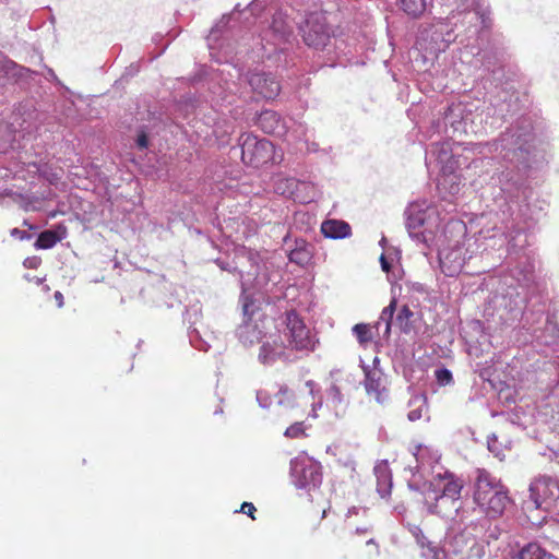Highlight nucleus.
Masks as SVG:
<instances>
[{
  "label": "nucleus",
  "mask_w": 559,
  "mask_h": 559,
  "mask_svg": "<svg viewBox=\"0 0 559 559\" xmlns=\"http://www.w3.org/2000/svg\"><path fill=\"white\" fill-rule=\"evenodd\" d=\"M532 122L527 118L518 120L508 128L499 139L491 143L476 144L475 150L483 157L475 158L468 165V169H477L490 165L492 162L510 164L507 171H501L496 182L500 185V193L504 199L509 216L502 219V226L493 225L492 228L481 229L473 237H465L463 241L456 240L439 251V263L445 276L459 275L466 261L488 248L502 246L506 241L513 248H522L526 237L522 229L515 228L511 203L518 199L521 190L519 170L526 167L531 156L533 140Z\"/></svg>",
  "instance_id": "obj_1"
},
{
  "label": "nucleus",
  "mask_w": 559,
  "mask_h": 559,
  "mask_svg": "<svg viewBox=\"0 0 559 559\" xmlns=\"http://www.w3.org/2000/svg\"><path fill=\"white\" fill-rule=\"evenodd\" d=\"M314 347V336L301 318L290 311L286 314L284 328L262 343L259 359L264 365L276 360L290 361L297 358L296 353L308 354Z\"/></svg>",
  "instance_id": "obj_2"
},
{
  "label": "nucleus",
  "mask_w": 559,
  "mask_h": 559,
  "mask_svg": "<svg viewBox=\"0 0 559 559\" xmlns=\"http://www.w3.org/2000/svg\"><path fill=\"white\" fill-rule=\"evenodd\" d=\"M248 261L250 262L253 272H248L247 276H245L242 272H239L243 297L242 308L246 319L236 330L237 337L246 346L254 344L261 337V331L251 322L252 316L254 314V305L249 298V290L251 286L257 289H262L270 281L266 272H262L261 263L263 261L260 253L250 251L248 253ZM263 269L266 270L264 263Z\"/></svg>",
  "instance_id": "obj_3"
},
{
  "label": "nucleus",
  "mask_w": 559,
  "mask_h": 559,
  "mask_svg": "<svg viewBox=\"0 0 559 559\" xmlns=\"http://www.w3.org/2000/svg\"><path fill=\"white\" fill-rule=\"evenodd\" d=\"M473 500L488 519L493 520L500 518L511 502L507 487L485 471L478 473Z\"/></svg>",
  "instance_id": "obj_4"
},
{
  "label": "nucleus",
  "mask_w": 559,
  "mask_h": 559,
  "mask_svg": "<svg viewBox=\"0 0 559 559\" xmlns=\"http://www.w3.org/2000/svg\"><path fill=\"white\" fill-rule=\"evenodd\" d=\"M299 32L308 47L324 50L328 49L331 38H334L335 53L337 56L346 55V51L342 48L344 40L334 35L324 12L309 13L305 21L299 24Z\"/></svg>",
  "instance_id": "obj_5"
},
{
  "label": "nucleus",
  "mask_w": 559,
  "mask_h": 559,
  "mask_svg": "<svg viewBox=\"0 0 559 559\" xmlns=\"http://www.w3.org/2000/svg\"><path fill=\"white\" fill-rule=\"evenodd\" d=\"M461 15L448 13L445 19H439L423 27L418 35V45L430 53L444 51L456 38L454 27Z\"/></svg>",
  "instance_id": "obj_6"
},
{
  "label": "nucleus",
  "mask_w": 559,
  "mask_h": 559,
  "mask_svg": "<svg viewBox=\"0 0 559 559\" xmlns=\"http://www.w3.org/2000/svg\"><path fill=\"white\" fill-rule=\"evenodd\" d=\"M293 36V26L287 15L282 11L273 15L272 24L260 38V48L254 51L260 58L270 59L277 52H283Z\"/></svg>",
  "instance_id": "obj_7"
},
{
  "label": "nucleus",
  "mask_w": 559,
  "mask_h": 559,
  "mask_svg": "<svg viewBox=\"0 0 559 559\" xmlns=\"http://www.w3.org/2000/svg\"><path fill=\"white\" fill-rule=\"evenodd\" d=\"M473 123L472 110L467 109L465 104L457 103L448 108L442 121L433 124V128L437 129V132H440V129L443 128L445 138L454 139L463 134L476 133L477 129L474 128Z\"/></svg>",
  "instance_id": "obj_8"
},
{
  "label": "nucleus",
  "mask_w": 559,
  "mask_h": 559,
  "mask_svg": "<svg viewBox=\"0 0 559 559\" xmlns=\"http://www.w3.org/2000/svg\"><path fill=\"white\" fill-rule=\"evenodd\" d=\"M293 484L299 489L311 490L322 483V466L306 454H300L290 461Z\"/></svg>",
  "instance_id": "obj_9"
},
{
  "label": "nucleus",
  "mask_w": 559,
  "mask_h": 559,
  "mask_svg": "<svg viewBox=\"0 0 559 559\" xmlns=\"http://www.w3.org/2000/svg\"><path fill=\"white\" fill-rule=\"evenodd\" d=\"M239 146L241 160L246 165L259 167L275 159L274 145L266 139H259L253 134L243 133L239 138Z\"/></svg>",
  "instance_id": "obj_10"
},
{
  "label": "nucleus",
  "mask_w": 559,
  "mask_h": 559,
  "mask_svg": "<svg viewBox=\"0 0 559 559\" xmlns=\"http://www.w3.org/2000/svg\"><path fill=\"white\" fill-rule=\"evenodd\" d=\"M433 214V209H423L418 203H413L406 209V228L412 239L425 245L432 239V231L428 229L427 224Z\"/></svg>",
  "instance_id": "obj_11"
},
{
  "label": "nucleus",
  "mask_w": 559,
  "mask_h": 559,
  "mask_svg": "<svg viewBox=\"0 0 559 559\" xmlns=\"http://www.w3.org/2000/svg\"><path fill=\"white\" fill-rule=\"evenodd\" d=\"M530 498L536 509L549 510L559 499V481L549 476L535 478L530 486Z\"/></svg>",
  "instance_id": "obj_12"
},
{
  "label": "nucleus",
  "mask_w": 559,
  "mask_h": 559,
  "mask_svg": "<svg viewBox=\"0 0 559 559\" xmlns=\"http://www.w3.org/2000/svg\"><path fill=\"white\" fill-rule=\"evenodd\" d=\"M425 162L427 167L436 165L439 167V171H454L460 165V160L456 159L452 153V146L450 141H436L432 142L429 148L426 150Z\"/></svg>",
  "instance_id": "obj_13"
},
{
  "label": "nucleus",
  "mask_w": 559,
  "mask_h": 559,
  "mask_svg": "<svg viewBox=\"0 0 559 559\" xmlns=\"http://www.w3.org/2000/svg\"><path fill=\"white\" fill-rule=\"evenodd\" d=\"M276 190L300 203H309L318 197V189L311 181L286 178L277 183Z\"/></svg>",
  "instance_id": "obj_14"
},
{
  "label": "nucleus",
  "mask_w": 559,
  "mask_h": 559,
  "mask_svg": "<svg viewBox=\"0 0 559 559\" xmlns=\"http://www.w3.org/2000/svg\"><path fill=\"white\" fill-rule=\"evenodd\" d=\"M442 7L449 10V13L463 16L464 20L472 22L474 19H480L484 27H487L489 11L485 8L475 7V0H437Z\"/></svg>",
  "instance_id": "obj_15"
},
{
  "label": "nucleus",
  "mask_w": 559,
  "mask_h": 559,
  "mask_svg": "<svg viewBox=\"0 0 559 559\" xmlns=\"http://www.w3.org/2000/svg\"><path fill=\"white\" fill-rule=\"evenodd\" d=\"M247 81L252 91L265 99H274L281 92L280 82L271 73L250 72Z\"/></svg>",
  "instance_id": "obj_16"
},
{
  "label": "nucleus",
  "mask_w": 559,
  "mask_h": 559,
  "mask_svg": "<svg viewBox=\"0 0 559 559\" xmlns=\"http://www.w3.org/2000/svg\"><path fill=\"white\" fill-rule=\"evenodd\" d=\"M435 491H438L452 499L460 500L461 492L463 489V480L455 477L452 473H444V475H438L433 479Z\"/></svg>",
  "instance_id": "obj_17"
},
{
  "label": "nucleus",
  "mask_w": 559,
  "mask_h": 559,
  "mask_svg": "<svg viewBox=\"0 0 559 559\" xmlns=\"http://www.w3.org/2000/svg\"><path fill=\"white\" fill-rule=\"evenodd\" d=\"M257 124L269 134L283 136L287 133L285 122L274 110H263L257 119Z\"/></svg>",
  "instance_id": "obj_18"
},
{
  "label": "nucleus",
  "mask_w": 559,
  "mask_h": 559,
  "mask_svg": "<svg viewBox=\"0 0 559 559\" xmlns=\"http://www.w3.org/2000/svg\"><path fill=\"white\" fill-rule=\"evenodd\" d=\"M433 492V502L428 506L429 512L440 516H450L461 508L460 500L452 499L435 490Z\"/></svg>",
  "instance_id": "obj_19"
},
{
  "label": "nucleus",
  "mask_w": 559,
  "mask_h": 559,
  "mask_svg": "<svg viewBox=\"0 0 559 559\" xmlns=\"http://www.w3.org/2000/svg\"><path fill=\"white\" fill-rule=\"evenodd\" d=\"M67 235V227L63 224H58L52 229L41 231L34 246L36 249H50L63 240Z\"/></svg>",
  "instance_id": "obj_20"
},
{
  "label": "nucleus",
  "mask_w": 559,
  "mask_h": 559,
  "mask_svg": "<svg viewBox=\"0 0 559 559\" xmlns=\"http://www.w3.org/2000/svg\"><path fill=\"white\" fill-rule=\"evenodd\" d=\"M321 233L329 239H345L352 236V227L342 219H325L321 224Z\"/></svg>",
  "instance_id": "obj_21"
},
{
  "label": "nucleus",
  "mask_w": 559,
  "mask_h": 559,
  "mask_svg": "<svg viewBox=\"0 0 559 559\" xmlns=\"http://www.w3.org/2000/svg\"><path fill=\"white\" fill-rule=\"evenodd\" d=\"M188 336L190 344L201 352H207L212 343L217 340L214 332H209L205 329L200 330L199 328H189Z\"/></svg>",
  "instance_id": "obj_22"
},
{
  "label": "nucleus",
  "mask_w": 559,
  "mask_h": 559,
  "mask_svg": "<svg viewBox=\"0 0 559 559\" xmlns=\"http://www.w3.org/2000/svg\"><path fill=\"white\" fill-rule=\"evenodd\" d=\"M438 179V188L449 192L451 195L459 193L460 191V176L454 171H440Z\"/></svg>",
  "instance_id": "obj_23"
},
{
  "label": "nucleus",
  "mask_w": 559,
  "mask_h": 559,
  "mask_svg": "<svg viewBox=\"0 0 559 559\" xmlns=\"http://www.w3.org/2000/svg\"><path fill=\"white\" fill-rule=\"evenodd\" d=\"M430 0H399L400 9L411 17H419L427 10Z\"/></svg>",
  "instance_id": "obj_24"
},
{
  "label": "nucleus",
  "mask_w": 559,
  "mask_h": 559,
  "mask_svg": "<svg viewBox=\"0 0 559 559\" xmlns=\"http://www.w3.org/2000/svg\"><path fill=\"white\" fill-rule=\"evenodd\" d=\"M311 258V253L307 248V243L305 240H297L296 241V248L293 249L289 254L288 259L290 262L296 263L298 265H306Z\"/></svg>",
  "instance_id": "obj_25"
},
{
  "label": "nucleus",
  "mask_w": 559,
  "mask_h": 559,
  "mask_svg": "<svg viewBox=\"0 0 559 559\" xmlns=\"http://www.w3.org/2000/svg\"><path fill=\"white\" fill-rule=\"evenodd\" d=\"M418 548L419 559H445L444 550L433 542L418 546Z\"/></svg>",
  "instance_id": "obj_26"
},
{
  "label": "nucleus",
  "mask_w": 559,
  "mask_h": 559,
  "mask_svg": "<svg viewBox=\"0 0 559 559\" xmlns=\"http://www.w3.org/2000/svg\"><path fill=\"white\" fill-rule=\"evenodd\" d=\"M520 559H551L552 556L547 554L537 544H528L519 555Z\"/></svg>",
  "instance_id": "obj_27"
},
{
  "label": "nucleus",
  "mask_w": 559,
  "mask_h": 559,
  "mask_svg": "<svg viewBox=\"0 0 559 559\" xmlns=\"http://www.w3.org/2000/svg\"><path fill=\"white\" fill-rule=\"evenodd\" d=\"M230 20V14H225L222 16L221 21L217 22L211 29V33L207 37V44L210 49H214L216 47L217 34H219L223 28L228 24Z\"/></svg>",
  "instance_id": "obj_28"
},
{
  "label": "nucleus",
  "mask_w": 559,
  "mask_h": 559,
  "mask_svg": "<svg viewBox=\"0 0 559 559\" xmlns=\"http://www.w3.org/2000/svg\"><path fill=\"white\" fill-rule=\"evenodd\" d=\"M395 305H396V301H395V299H393L390 302V305L386 306L382 310L381 316H380V321H383L385 323V331H384L385 335H389V333L391 331V321H392V318H393V314H394Z\"/></svg>",
  "instance_id": "obj_29"
},
{
  "label": "nucleus",
  "mask_w": 559,
  "mask_h": 559,
  "mask_svg": "<svg viewBox=\"0 0 559 559\" xmlns=\"http://www.w3.org/2000/svg\"><path fill=\"white\" fill-rule=\"evenodd\" d=\"M412 317H413V312L408 308V306H403L402 309L399 311L396 321L403 332L409 331V319Z\"/></svg>",
  "instance_id": "obj_30"
},
{
  "label": "nucleus",
  "mask_w": 559,
  "mask_h": 559,
  "mask_svg": "<svg viewBox=\"0 0 559 559\" xmlns=\"http://www.w3.org/2000/svg\"><path fill=\"white\" fill-rule=\"evenodd\" d=\"M353 333L360 344L371 341L370 329L367 324L358 323L353 326Z\"/></svg>",
  "instance_id": "obj_31"
},
{
  "label": "nucleus",
  "mask_w": 559,
  "mask_h": 559,
  "mask_svg": "<svg viewBox=\"0 0 559 559\" xmlns=\"http://www.w3.org/2000/svg\"><path fill=\"white\" fill-rule=\"evenodd\" d=\"M287 438L296 439L306 436L304 423L297 421L287 427L284 433Z\"/></svg>",
  "instance_id": "obj_32"
},
{
  "label": "nucleus",
  "mask_w": 559,
  "mask_h": 559,
  "mask_svg": "<svg viewBox=\"0 0 559 559\" xmlns=\"http://www.w3.org/2000/svg\"><path fill=\"white\" fill-rule=\"evenodd\" d=\"M365 384H380L383 378V372L377 367H373L372 369H365Z\"/></svg>",
  "instance_id": "obj_33"
},
{
  "label": "nucleus",
  "mask_w": 559,
  "mask_h": 559,
  "mask_svg": "<svg viewBox=\"0 0 559 559\" xmlns=\"http://www.w3.org/2000/svg\"><path fill=\"white\" fill-rule=\"evenodd\" d=\"M435 377L438 384H449L452 381V372L443 367L435 370Z\"/></svg>",
  "instance_id": "obj_34"
},
{
  "label": "nucleus",
  "mask_w": 559,
  "mask_h": 559,
  "mask_svg": "<svg viewBox=\"0 0 559 559\" xmlns=\"http://www.w3.org/2000/svg\"><path fill=\"white\" fill-rule=\"evenodd\" d=\"M413 536L415 537L417 546H421L425 544L430 543L431 540L428 539V537L424 534L423 530L419 526H414L411 530Z\"/></svg>",
  "instance_id": "obj_35"
},
{
  "label": "nucleus",
  "mask_w": 559,
  "mask_h": 559,
  "mask_svg": "<svg viewBox=\"0 0 559 559\" xmlns=\"http://www.w3.org/2000/svg\"><path fill=\"white\" fill-rule=\"evenodd\" d=\"M255 511H257V509H255L254 504L251 502H243L240 507V512L246 513L252 520H255V518H254Z\"/></svg>",
  "instance_id": "obj_36"
},
{
  "label": "nucleus",
  "mask_w": 559,
  "mask_h": 559,
  "mask_svg": "<svg viewBox=\"0 0 559 559\" xmlns=\"http://www.w3.org/2000/svg\"><path fill=\"white\" fill-rule=\"evenodd\" d=\"M11 236L14 237V238H17L20 240H28L32 237V235L28 234L26 230H22V229H19V228H13L11 230Z\"/></svg>",
  "instance_id": "obj_37"
},
{
  "label": "nucleus",
  "mask_w": 559,
  "mask_h": 559,
  "mask_svg": "<svg viewBox=\"0 0 559 559\" xmlns=\"http://www.w3.org/2000/svg\"><path fill=\"white\" fill-rule=\"evenodd\" d=\"M136 145L141 148V150H144L147 147L148 145V139H147V135L145 132H141L138 134V138H136Z\"/></svg>",
  "instance_id": "obj_38"
},
{
  "label": "nucleus",
  "mask_w": 559,
  "mask_h": 559,
  "mask_svg": "<svg viewBox=\"0 0 559 559\" xmlns=\"http://www.w3.org/2000/svg\"><path fill=\"white\" fill-rule=\"evenodd\" d=\"M380 386H374V385H371V386H366V390H367V394L369 396H373L378 402H382V400L380 399V390H379Z\"/></svg>",
  "instance_id": "obj_39"
},
{
  "label": "nucleus",
  "mask_w": 559,
  "mask_h": 559,
  "mask_svg": "<svg viewBox=\"0 0 559 559\" xmlns=\"http://www.w3.org/2000/svg\"><path fill=\"white\" fill-rule=\"evenodd\" d=\"M39 264V260L37 258H27L24 261V265L29 269H36Z\"/></svg>",
  "instance_id": "obj_40"
},
{
  "label": "nucleus",
  "mask_w": 559,
  "mask_h": 559,
  "mask_svg": "<svg viewBox=\"0 0 559 559\" xmlns=\"http://www.w3.org/2000/svg\"><path fill=\"white\" fill-rule=\"evenodd\" d=\"M380 263H381V267L384 272H389L390 270V263L388 261V259L385 258V255L382 253L381 257H380Z\"/></svg>",
  "instance_id": "obj_41"
},
{
  "label": "nucleus",
  "mask_w": 559,
  "mask_h": 559,
  "mask_svg": "<svg viewBox=\"0 0 559 559\" xmlns=\"http://www.w3.org/2000/svg\"><path fill=\"white\" fill-rule=\"evenodd\" d=\"M454 228L457 230L460 235L464 236L466 226L462 222H456L454 224Z\"/></svg>",
  "instance_id": "obj_42"
},
{
  "label": "nucleus",
  "mask_w": 559,
  "mask_h": 559,
  "mask_svg": "<svg viewBox=\"0 0 559 559\" xmlns=\"http://www.w3.org/2000/svg\"><path fill=\"white\" fill-rule=\"evenodd\" d=\"M53 297L57 301L58 307L61 308L63 306V295L59 290H57L55 292Z\"/></svg>",
  "instance_id": "obj_43"
},
{
  "label": "nucleus",
  "mask_w": 559,
  "mask_h": 559,
  "mask_svg": "<svg viewBox=\"0 0 559 559\" xmlns=\"http://www.w3.org/2000/svg\"><path fill=\"white\" fill-rule=\"evenodd\" d=\"M46 79L48 81L58 82V78H57V75H56V73L53 72L52 69H47V76H46Z\"/></svg>",
  "instance_id": "obj_44"
},
{
  "label": "nucleus",
  "mask_w": 559,
  "mask_h": 559,
  "mask_svg": "<svg viewBox=\"0 0 559 559\" xmlns=\"http://www.w3.org/2000/svg\"><path fill=\"white\" fill-rule=\"evenodd\" d=\"M217 265L222 269V270H227V271H230V269L228 267L227 263L224 262V261H221V260H217L216 261Z\"/></svg>",
  "instance_id": "obj_45"
},
{
  "label": "nucleus",
  "mask_w": 559,
  "mask_h": 559,
  "mask_svg": "<svg viewBox=\"0 0 559 559\" xmlns=\"http://www.w3.org/2000/svg\"><path fill=\"white\" fill-rule=\"evenodd\" d=\"M367 545H372V546L374 547L376 551H377V552L379 551V546H378V544L374 542V539H373V538H369V539L367 540Z\"/></svg>",
  "instance_id": "obj_46"
},
{
  "label": "nucleus",
  "mask_w": 559,
  "mask_h": 559,
  "mask_svg": "<svg viewBox=\"0 0 559 559\" xmlns=\"http://www.w3.org/2000/svg\"><path fill=\"white\" fill-rule=\"evenodd\" d=\"M385 242H386L385 237H382V238H381V240L379 241V245H380L381 247H384Z\"/></svg>",
  "instance_id": "obj_47"
},
{
  "label": "nucleus",
  "mask_w": 559,
  "mask_h": 559,
  "mask_svg": "<svg viewBox=\"0 0 559 559\" xmlns=\"http://www.w3.org/2000/svg\"><path fill=\"white\" fill-rule=\"evenodd\" d=\"M356 533L357 534H366L367 533V528H362V530L357 528Z\"/></svg>",
  "instance_id": "obj_48"
},
{
  "label": "nucleus",
  "mask_w": 559,
  "mask_h": 559,
  "mask_svg": "<svg viewBox=\"0 0 559 559\" xmlns=\"http://www.w3.org/2000/svg\"><path fill=\"white\" fill-rule=\"evenodd\" d=\"M309 151L316 152L317 151V144H312L310 147H308Z\"/></svg>",
  "instance_id": "obj_49"
},
{
  "label": "nucleus",
  "mask_w": 559,
  "mask_h": 559,
  "mask_svg": "<svg viewBox=\"0 0 559 559\" xmlns=\"http://www.w3.org/2000/svg\"><path fill=\"white\" fill-rule=\"evenodd\" d=\"M234 11L235 12H239L240 11V4H236L235 8H234Z\"/></svg>",
  "instance_id": "obj_50"
},
{
  "label": "nucleus",
  "mask_w": 559,
  "mask_h": 559,
  "mask_svg": "<svg viewBox=\"0 0 559 559\" xmlns=\"http://www.w3.org/2000/svg\"><path fill=\"white\" fill-rule=\"evenodd\" d=\"M338 372H340V370L331 371V377L335 378V374L338 373Z\"/></svg>",
  "instance_id": "obj_51"
},
{
  "label": "nucleus",
  "mask_w": 559,
  "mask_h": 559,
  "mask_svg": "<svg viewBox=\"0 0 559 559\" xmlns=\"http://www.w3.org/2000/svg\"><path fill=\"white\" fill-rule=\"evenodd\" d=\"M41 282H43V280H41V278H37V280H36V283H37V284H40Z\"/></svg>",
  "instance_id": "obj_52"
},
{
  "label": "nucleus",
  "mask_w": 559,
  "mask_h": 559,
  "mask_svg": "<svg viewBox=\"0 0 559 559\" xmlns=\"http://www.w3.org/2000/svg\"><path fill=\"white\" fill-rule=\"evenodd\" d=\"M378 361H379V360H378V358L376 357V358L373 359V364L376 365Z\"/></svg>",
  "instance_id": "obj_53"
},
{
  "label": "nucleus",
  "mask_w": 559,
  "mask_h": 559,
  "mask_svg": "<svg viewBox=\"0 0 559 559\" xmlns=\"http://www.w3.org/2000/svg\"><path fill=\"white\" fill-rule=\"evenodd\" d=\"M307 385L313 384L312 381L306 382Z\"/></svg>",
  "instance_id": "obj_54"
}]
</instances>
